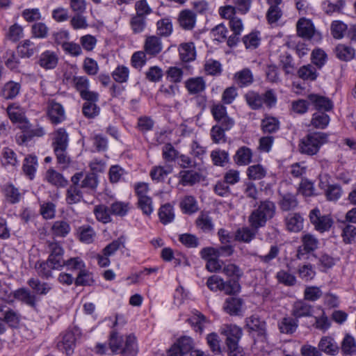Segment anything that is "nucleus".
<instances>
[{
	"mask_svg": "<svg viewBox=\"0 0 356 356\" xmlns=\"http://www.w3.org/2000/svg\"><path fill=\"white\" fill-rule=\"evenodd\" d=\"M17 299L31 307H35L38 300L35 291H1L0 294V319L3 320L10 326L16 327L20 319L18 313L10 309L6 303H10Z\"/></svg>",
	"mask_w": 356,
	"mask_h": 356,
	"instance_id": "1",
	"label": "nucleus"
},
{
	"mask_svg": "<svg viewBox=\"0 0 356 356\" xmlns=\"http://www.w3.org/2000/svg\"><path fill=\"white\" fill-rule=\"evenodd\" d=\"M109 348L113 353H121V356H136L138 345L136 337L132 334H128L125 339L120 336L118 332L113 331L109 337Z\"/></svg>",
	"mask_w": 356,
	"mask_h": 356,
	"instance_id": "2",
	"label": "nucleus"
},
{
	"mask_svg": "<svg viewBox=\"0 0 356 356\" xmlns=\"http://www.w3.org/2000/svg\"><path fill=\"white\" fill-rule=\"evenodd\" d=\"M275 204L269 200L261 202L258 207L253 210L249 216V223L252 228L257 229L264 227L267 220L272 218L275 214Z\"/></svg>",
	"mask_w": 356,
	"mask_h": 356,
	"instance_id": "3",
	"label": "nucleus"
},
{
	"mask_svg": "<svg viewBox=\"0 0 356 356\" xmlns=\"http://www.w3.org/2000/svg\"><path fill=\"white\" fill-rule=\"evenodd\" d=\"M245 99L248 106L253 110H257L265 104L268 108H272L277 103V95L272 89L266 90L264 94L250 90L245 95Z\"/></svg>",
	"mask_w": 356,
	"mask_h": 356,
	"instance_id": "4",
	"label": "nucleus"
},
{
	"mask_svg": "<svg viewBox=\"0 0 356 356\" xmlns=\"http://www.w3.org/2000/svg\"><path fill=\"white\" fill-rule=\"evenodd\" d=\"M327 135L325 133L309 134L301 140L300 150L302 154L314 155L318 152L321 146L327 141Z\"/></svg>",
	"mask_w": 356,
	"mask_h": 356,
	"instance_id": "5",
	"label": "nucleus"
},
{
	"mask_svg": "<svg viewBox=\"0 0 356 356\" xmlns=\"http://www.w3.org/2000/svg\"><path fill=\"white\" fill-rule=\"evenodd\" d=\"M309 217L314 229L321 233L329 231L334 223L330 215H322L318 208L311 210Z\"/></svg>",
	"mask_w": 356,
	"mask_h": 356,
	"instance_id": "6",
	"label": "nucleus"
},
{
	"mask_svg": "<svg viewBox=\"0 0 356 356\" xmlns=\"http://www.w3.org/2000/svg\"><path fill=\"white\" fill-rule=\"evenodd\" d=\"M301 245L298 248L296 257L302 259L305 256L315 251L319 245L318 239L310 233H303L300 237Z\"/></svg>",
	"mask_w": 356,
	"mask_h": 356,
	"instance_id": "7",
	"label": "nucleus"
},
{
	"mask_svg": "<svg viewBox=\"0 0 356 356\" xmlns=\"http://www.w3.org/2000/svg\"><path fill=\"white\" fill-rule=\"evenodd\" d=\"M268 9L266 12V19L270 24H276L282 17V0H266Z\"/></svg>",
	"mask_w": 356,
	"mask_h": 356,
	"instance_id": "8",
	"label": "nucleus"
},
{
	"mask_svg": "<svg viewBox=\"0 0 356 356\" xmlns=\"http://www.w3.org/2000/svg\"><path fill=\"white\" fill-rule=\"evenodd\" d=\"M65 261L63 257H49L46 262L40 264L38 268V271L40 274L45 277L51 275V270H59L65 266Z\"/></svg>",
	"mask_w": 356,
	"mask_h": 356,
	"instance_id": "9",
	"label": "nucleus"
},
{
	"mask_svg": "<svg viewBox=\"0 0 356 356\" xmlns=\"http://www.w3.org/2000/svg\"><path fill=\"white\" fill-rule=\"evenodd\" d=\"M221 333L226 336L227 346L234 347L238 343L242 336V330L235 325H225L222 329Z\"/></svg>",
	"mask_w": 356,
	"mask_h": 356,
	"instance_id": "10",
	"label": "nucleus"
},
{
	"mask_svg": "<svg viewBox=\"0 0 356 356\" xmlns=\"http://www.w3.org/2000/svg\"><path fill=\"white\" fill-rule=\"evenodd\" d=\"M308 99L318 111H329L333 108L332 101L326 97L310 94L308 95Z\"/></svg>",
	"mask_w": 356,
	"mask_h": 356,
	"instance_id": "11",
	"label": "nucleus"
},
{
	"mask_svg": "<svg viewBox=\"0 0 356 356\" xmlns=\"http://www.w3.org/2000/svg\"><path fill=\"white\" fill-rule=\"evenodd\" d=\"M236 291H229L227 294L232 296L226 299L224 309L227 313L231 315H238L241 309L243 300L236 296Z\"/></svg>",
	"mask_w": 356,
	"mask_h": 356,
	"instance_id": "12",
	"label": "nucleus"
},
{
	"mask_svg": "<svg viewBox=\"0 0 356 356\" xmlns=\"http://www.w3.org/2000/svg\"><path fill=\"white\" fill-rule=\"evenodd\" d=\"M297 34L305 39H311L314 34V26L310 19L300 18L296 24Z\"/></svg>",
	"mask_w": 356,
	"mask_h": 356,
	"instance_id": "13",
	"label": "nucleus"
},
{
	"mask_svg": "<svg viewBox=\"0 0 356 356\" xmlns=\"http://www.w3.org/2000/svg\"><path fill=\"white\" fill-rule=\"evenodd\" d=\"M252 151L246 146L239 147L233 156L234 163L237 165H248L252 162Z\"/></svg>",
	"mask_w": 356,
	"mask_h": 356,
	"instance_id": "14",
	"label": "nucleus"
},
{
	"mask_svg": "<svg viewBox=\"0 0 356 356\" xmlns=\"http://www.w3.org/2000/svg\"><path fill=\"white\" fill-rule=\"evenodd\" d=\"M144 49L146 54L156 56L162 51V42L161 39L155 35L147 36L144 44Z\"/></svg>",
	"mask_w": 356,
	"mask_h": 356,
	"instance_id": "15",
	"label": "nucleus"
},
{
	"mask_svg": "<svg viewBox=\"0 0 356 356\" xmlns=\"http://www.w3.org/2000/svg\"><path fill=\"white\" fill-rule=\"evenodd\" d=\"M177 177L179 184L184 186H193L201 180V175L194 170H181Z\"/></svg>",
	"mask_w": 356,
	"mask_h": 356,
	"instance_id": "16",
	"label": "nucleus"
},
{
	"mask_svg": "<svg viewBox=\"0 0 356 356\" xmlns=\"http://www.w3.org/2000/svg\"><path fill=\"white\" fill-rule=\"evenodd\" d=\"M304 219L300 213H289L285 218L286 227L288 231L298 232L303 228Z\"/></svg>",
	"mask_w": 356,
	"mask_h": 356,
	"instance_id": "17",
	"label": "nucleus"
},
{
	"mask_svg": "<svg viewBox=\"0 0 356 356\" xmlns=\"http://www.w3.org/2000/svg\"><path fill=\"white\" fill-rule=\"evenodd\" d=\"M58 58L56 54L51 51H45L40 56L38 63L45 70H51L56 67Z\"/></svg>",
	"mask_w": 356,
	"mask_h": 356,
	"instance_id": "18",
	"label": "nucleus"
},
{
	"mask_svg": "<svg viewBox=\"0 0 356 356\" xmlns=\"http://www.w3.org/2000/svg\"><path fill=\"white\" fill-rule=\"evenodd\" d=\"M48 115L51 123L58 124L65 119V111L63 106L57 102H52L48 111Z\"/></svg>",
	"mask_w": 356,
	"mask_h": 356,
	"instance_id": "19",
	"label": "nucleus"
},
{
	"mask_svg": "<svg viewBox=\"0 0 356 356\" xmlns=\"http://www.w3.org/2000/svg\"><path fill=\"white\" fill-rule=\"evenodd\" d=\"M234 79L239 87L243 88L253 83L254 76L250 69L244 68L234 74Z\"/></svg>",
	"mask_w": 356,
	"mask_h": 356,
	"instance_id": "20",
	"label": "nucleus"
},
{
	"mask_svg": "<svg viewBox=\"0 0 356 356\" xmlns=\"http://www.w3.org/2000/svg\"><path fill=\"white\" fill-rule=\"evenodd\" d=\"M45 180L56 187H64L67 184V180L62 174L53 168L49 169L44 176Z\"/></svg>",
	"mask_w": 356,
	"mask_h": 356,
	"instance_id": "21",
	"label": "nucleus"
},
{
	"mask_svg": "<svg viewBox=\"0 0 356 356\" xmlns=\"http://www.w3.org/2000/svg\"><path fill=\"white\" fill-rule=\"evenodd\" d=\"M76 337L72 331H67L63 336V339L58 346L60 349L64 350L67 355H70L73 352L75 346Z\"/></svg>",
	"mask_w": 356,
	"mask_h": 356,
	"instance_id": "22",
	"label": "nucleus"
},
{
	"mask_svg": "<svg viewBox=\"0 0 356 356\" xmlns=\"http://www.w3.org/2000/svg\"><path fill=\"white\" fill-rule=\"evenodd\" d=\"M180 58L184 62H190L195 59L196 53L193 42L181 44L179 47Z\"/></svg>",
	"mask_w": 356,
	"mask_h": 356,
	"instance_id": "23",
	"label": "nucleus"
},
{
	"mask_svg": "<svg viewBox=\"0 0 356 356\" xmlns=\"http://www.w3.org/2000/svg\"><path fill=\"white\" fill-rule=\"evenodd\" d=\"M247 327L254 332H257L259 335L263 336L266 331V323L254 315L246 318Z\"/></svg>",
	"mask_w": 356,
	"mask_h": 356,
	"instance_id": "24",
	"label": "nucleus"
},
{
	"mask_svg": "<svg viewBox=\"0 0 356 356\" xmlns=\"http://www.w3.org/2000/svg\"><path fill=\"white\" fill-rule=\"evenodd\" d=\"M68 134L63 128H59L54 133L52 145L54 149L68 147Z\"/></svg>",
	"mask_w": 356,
	"mask_h": 356,
	"instance_id": "25",
	"label": "nucleus"
},
{
	"mask_svg": "<svg viewBox=\"0 0 356 356\" xmlns=\"http://www.w3.org/2000/svg\"><path fill=\"white\" fill-rule=\"evenodd\" d=\"M312 308L310 305L303 301H297L293 304L292 315L298 318L311 316Z\"/></svg>",
	"mask_w": 356,
	"mask_h": 356,
	"instance_id": "26",
	"label": "nucleus"
},
{
	"mask_svg": "<svg viewBox=\"0 0 356 356\" xmlns=\"http://www.w3.org/2000/svg\"><path fill=\"white\" fill-rule=\"evenodd\" d=\"M79 239L84 243H91L94 241L96 233L90 225H82L77 229Z\"/></svg>",
	"mask_w": 356,
	"mask_h": 356,
	"instance_id": "27",
	"label": "nucleus"
},
{
	"mask_svg": "<svg viewBox=\"0 0 356 356\" xmlns=\"http://www.w3.org/2000/svg\"><path fill=\"white\" fill-rule=\"evenodd\" d=\"M279 204L282 210L288 211L295 209L298 205V201L296 195L286 193L282 195Z\"/></svg>",
	"mask_w": 356,
	"mask_h": 356,
	"instance_id": "28",
	"label": "nucleus"
},
{
	"mask_svg": "<svg viewBox=\"0 0 356 356\" xmlns=\"http://www.w3.org/2000/svg\"><path fill=\"white\" fill-rule=\"evenodd\" d=\"M330 121V116L324 111H318L312 115L311 124L320 129H325Z\"/></svg>",
	"mask_w": 356,
	"mask_h": 356,
	"instance_id": "29",
	"label": "nucleus"
},
{
	"mask_svg": "<svg viewBox=\"0 0 356 356\" xmlns=\"http://www.w3.org/2000/svg\"><path fill=\"white\" fill-rule=\"evenodd\" d=\"M246 175L250 180H259L266 176L267 170L261 164H254L247 168Z\"/></svg>",
	"mask_w": 356,
	"mask_h": 356,
	"instance_id": "30",
	"label": "nucleus"
},
{
	"mask_svg": "<svg viewBox=\"0 0 356 356\" xmlns=\"http://www.w3.org/2000/svg\"><path fill=\"white\" fill-rule=\"evenodd\" d=\"M38 165V159L35 156L29 155L24 161L23 171L24 174L30 179H33L36 172Z\"/></svg>",
	"mask_w": 356,
	"mask_h": 356,
	"instance_id": "31",
	"label": "nucleus"
},
{
	"mask_svg": "<svg viewBox=\"0 0 356 356\" xmlns=\"http://www.w3.org/2000/svg\"><path fill=\"white\" fill-rule=\"evenodd\" d=\"M173 170L172 165L167 164L164 166L159 165L154 166L150 171V176L153 180L160 181Z\"/></svg>",
	"mask_w": 356,
	"mask_h": 356,
	"instance_id": "32",
	"label": "nucleus"
},
{
	"mask_svg": "<svg viewBox=\"0 0 356 356\" xmlns=\"http://www.w3.org/2000/svg\"><path fill=\"white\" fill-rule=\"evenodd\" d=\"M188 323L194 327L196 332L202 333L204 327L209 323L207 318L198 311L193 312V316L188 319Z\"/></svg>",
	"mask_w": 356,
	"mask_h": 356,
	"instance_id": "33",
	"label": "nucleus"
},
{
	"mask_svg": "<svg viewBox=\"0 0 356 356\" xmlns=\"http://www.w3.org/2000/svg\"><path fill=\"white\" fill-rule=\"evenodd\" d=\"M320 350L325 353L334 355L338 352L339 348L334 340L330 337H323L318 343Z\"/></svg>",
	"mask_w": 356,
	"mask_h": 356,
	"instance_id": "34",
	"label": "nucleus"
},
{
	"mask_svg": "<svg viewBox=\"0 0 356 356\" xmlns=\"http://www.w3.org/2000/svg\"><path fill=\"white\" fill-rule=\"evenodd\" d=\"M46 134L45 129L39 125L33 127H28L23 131L19 138L23 143L31 140L33 137H42Z\"/></svg>",
	"mask_w": 356,
	"mask_h": 356,
	"instance_id": "35",
	"label": "nucleus"
},
{
	"mask_svg": "<svg viewBox=\"0 0 356 356\" xmlns=\"http://www.w3.org/2000/svg\"><path fill=\"white\" fill-rule=\"evenodd\" d=\"M70 230V224L65 220L55 221L51 227V233L56 237H65Z\"/></svg>",
	"mask_w": 356,
	"mask_h": 356,
	"instance_id": "36",
	"label": "nucleus"
},
{
	"mask_svg": "<svg viewBox=\"0 0 356 356\" xmlns=\"http://www.w3.org/2000/svg\"><path fill=\"white\" fill-rule=\"evenodd\" d=\"M196 16L191 10H184L179 15L180 26L184 29H192L195 24Z\"/></svg>",
	"mask_w": 356,
	"mask_h": 356,
	"instance_id": "37",
	"label": "nucleus"
},
{
	"mask_svg": "<svg viewBox=\"0 0 356 356\" xmlns=\"http://www.w3.org/2000/svg\"><path fill=\"white\" fill-rule=\"evenodd\" d=\"M1 163L5 166L15 167L19 165L16 153L9 147H4L1 153Z\"/></svg>",
	"mask_w": 356,
	"mask_h": 356,
	"instance_id": "38",
	"label": "nucleus"
},
{
	"mask_svg": "<svg viewBox=\"0 0 356 356\" xmlns=\"http://www.w3.org/2000/svg\"><path fill=\"white\" fill-rule=\"evenodd\" d=\"M193 339L189 337H183L178 339L172 348H176V352L180 353L181 356L190 353L193 350Z\"/></svg>",
	"mask_w": 356,
	"mask_h": 356,
	"instance_id": "39",
	"label": "nucleus"
},
{
	"mask_svg": "<svg viewBox=\"0 0 356 356\" xmlns=\"http://www.w3.org/2000/svg\"><path fill=\"white\" fill-rule=\"evenodd\" d=\"M186 88L191 94H197L205 89V82L202 77L191 78L186 82Z\"/></svg>",
	"mask_w": 356,
	"mask_h": 356,
	"instance_id": "40",
	"label": "nucleus"
},
{
	"mask_svg": "<svg viewBox=\"0 0 356 356\" xmlns=\"http://www.w3.org/2000/svg\"><path fill=\"white\" fill-rule=\"evenodd\" d=\"M7 113L10 120L13 122H22L24 120L23 109L16 104H12L7 108Z\"/></svg>",
	"mask_w": 356,
	"mask_h": 356,
	"instance_id": "41",
	"label": "nucleus"
},
{
	"mask_svg": "<svg viewBox=\"0 0 356 356\" xmlns=\"http://www.w3.org/2000/svg\"><path fill=\"white\" fill-rule=\"evenodd\" d=\"M180 207L185 213H193L198 210L197 203L191 195L185 196L180 202Z\"/></svg>",
	"mask_w": 356,
	"mask_h": 356,
	"instance_id": "42",
	"label": "nucleus"
},
{
	"mask_svg": "<svg viewBox=\"0 0 356 356\" xmlns=\"http://www.w3.org/2000/svg\"><path fill=\"white\" fill-rule=\"evenodd\" d=\"M20 90V85L13 81L6 83L1 92L3 98L6 99H11L15 98L19 93Z\"/></svg>",
	"mask_w": 356,
	"mask_h": 356,
	"instance_id": "43",
	"label": "nucleus"
},
{
	"mask_svg": "<svg viewBox=\"0 0 356 356\" xmlns=\"http://www.w3.org/2000/svg\"><path fill=\"white\" fill-rule=\"evenodd\" d=\"M298 76L305 81H314L318 76V73L314 66L307 65L302 66L298 71Z\"/></svg>",
	"mask_w": 356,
	"mask_h": 356,
	"instance_id": "44",
	"label": "nucleus"
},
{
	"mask_svg": "<svg viewBox=\"0 0 356 356\" xmlns=\"http://www.w3.org/2000/svg\"><path fill=\"white\" fill-rule=\"evenodd\" d=\"M74 282L76 286H92L95 280L92 274L84 269L79 271Z\"/></svg>",
	"mask_w": 356,
	"mask_h": 356,
	"instance_id": "45",
	"label": "nucleus"
},
{
	"mask_svg": "<svg viewBox=\"0 0 356 356\" xmlns=\"http://www.w3.org/2000/svg\"><path fill=\"white\" fill-rule=\"evenodd\" d=\"M343 7L342 0H325L322 2V9L327 15H332L334 13H340Z\"/></svg>",
	"mask_w": 356,
	"mask_h": 356,
	"instance_id": "46",
	"label": "nucleus"
},
{
	"mask_svg": "<svg viewBox=\"0 0 356 356\" xmlns=\"http://www.w3.org/2000/svg\"><path fill=\"white\" fill-rule=\"evenodd\" d=\"M336 54L338 58L341 60H350L355 57V49L345 44H339L336 47Z\"/></svg>",
	"mask_w": 356,
	"mask_h": 356,
	"instance_id": "47",
	"label": "nucleus"
},
{
	"mask_svg": "<svg viewBox=\"0 0 356 356\" xmlns=\"http://www.w3.org/2000/svg\"><path fill=\"white\" fill-rule=\"evenodd\" d=\"M3 192L6 199L8 202L15 204L19 202L22 195L19 192L18 188H15L13 184L6 185Z\"/></svg>",
	"mask_w": 356,
	"mask_h": 356,
	"instance_id": "48",
	"label": "nucleus"
},
{
	"mask_svg": "<svg viewBox=\"0 0 356 356\" xmlns=\"http://www.w3.org/2000/svg\"><path fill=\"white\" fill-rule=\"evenodd\" d=\"M341 350L345 355H351L356 353V341L350 334H346L341 343Z\"/></svg>",
	"mask_w": 356,
	"mask_h": 356,
	"instance_id": "49",
	"label": "nucleus"
},
{
	"mask_svg": "<svg viewBox=\"0 0 356 356\" xmlns=\"http://www.w3.org/2000/svg\"><path fill=\"white\" fill-rule=\"evenodd\" d=\"M83 199V195L76 186H70L66 192V202L67 204H76Z\"/></svg>",
	"mask_w": 356,
	"mask_h": 356,
	"instance_id": "50",
	"label": "nucleus"
},
{
	"mask_svg": "<svg viewBox=\"0 0 356 356\" xmlns=\"http://www.w3.org/2000/svg\"><path fill=\"white\" fill-rule=\"evenodd\" d=\"M159 216L164 225L172 222L175 218L173 207L170 204L163 205L159 209Z\"/></svg>",
	"mask_w": 356,
	"mask_h": 356,
	"instance_id": "51",
	"label": "nucleus"
},
{
	"mask_svg": "<svg viewBox=\"0 0 356 356\" xmlns=\"http://www.w3.org/2000/svg\"><path fill=\"white\" fill-rule=\"evenodd\" d=\"M94 213L97 220L103 223H107L111 220V211L106 205L99 204L95 207Z\"/></svg>",
	"mask_w": 356,
	"mask_h": 356,
	"instance_id": "52",
	"label": "nucleus"
},
{
	"mask_svg": "<svg viewBox=\"0 0 356 356\" xmlns=\"http://www.w3.org/2000/svg\"><path fill=\"white\" fill-rule=\"evenodd\" d=\"M347 25L339 20L333 21L330 26L331 34L335 39H341L347 31Z\"/></svg>",
	"mask_w": 356,
	"mask_h": 356,
	"instance_id": "53",
	"label": "nucleus"
},
{
	"mask_svg": "<svg viewBox=\"0 0 356 356\" xmlns=\"http://www.w3.org/2000/svg\"><path fill=\"white\" fill-rule=\"evenodd\" d=\"M262 130L267 133H273L279 129L280 122L274 117H266L261 121Z\"/></svg>",
	"mask_w": 356,
	"mask_h": 356,
	"instance_id": "54",
	"label": "nucleus"
},
{
	"mask_svg": "<svg viewBox=\"0 0 356 356\" xmlns=\"http://www.w3.org/2000/svg\"><path fill=\"white\" fill-rule=\"evenodd\" d=\"M157 34L161 36L167 37L172 31V24L169 19H162L156 23Z\"/></svg>",
	"mask_w": 356,
	"mask_h": 356,
	"instance_id": "55",
	"label": "nucleus"
},
{
	"mask_svg": "<svg viewBox=\"0 0 356 356\" xmlns=\"http://www.w3.org/2000/svg\"><path fill=\"white\" fill-rule=\"evenodd\" d=\"M211 157L216 165L224 166L229 161V154L225 150H213L211 153Z\"/></svg>",
	"mask_w": 356,
	"mask_h": 356,
	"instance_id": "56",
	"label": "nucleus"
},
{
	"mask_svg": "<svg viewBox=\"0 0 356 356\" xmlns=\"http://www.w3.org/2000/svg\"><path fill=\"white\" fill-rule=\"evenodd\" d=\"M298 327V321L290 317L284 318L280 325V330L282 333L292 334Z\"/></svg>",
	"mask_w": 356,
	"mask_h": 356,
	"instance_id": "57",
	"label": "nucleus"
},
{
	"mask_svg": "<svg viewBox=\"0 0 356 356\" xmlns=\"http://www.w3.org/2000/svg\"><path fill=\"white\" fill-rule=\"evenodd\" d=\"M71 82L80 94L88 90L90 86L89 79L86 76H73Z\"/></svg>",
	"mask_w": 356,
	"mask_h": 356,
	"instance_id": "58",
	"label": "nucleus"
},
{
	"mask_svg": "<svg viewBox=\"0 0 356 356\" xmlns=\"http://www.w3.org/2000/svg\"><path fill=\"white\" fill-rule=\"evenodd\" d=\"M130 26L134 33H140L145 29L146 18L134 15L131 18Z\"/></svg>",
	"mask_w": 356,
	"mask_h": 356,
	"instance_id": "59",
	"label": "nucleus"
},
{
	"mask_svg": "<svg viewBox=\"0 0 356 356\" xmlns=\"http://www.w3.org/2000/svg\"><path fill=\"white\" fill-rule=\"evenodd\" d=\"M196 225L204 232H209L213 228L211 218L208 214L203 213H202L197 218Z\"/></svg>",
	"mask_w": 356,
	"mask_h": 356,
	"instance_id": "60",
	"label": "nucleus"
},
{
	"mask_svg": "<svg viewBox=\"0 0 356 356\" xmlns=\"http://www.w3.org/2000/svg\"><path fill=\"white\" fill-rule=\"evenodd\" d=\"M129 75V70L127 67L120 65L117 67L112 73L113 79L118 83L127 81Z\"/></svg>",
	"mask_w": 356,
	"mask_h": 356,
	"instance_id": "61",
	"label": "nucleus"
},
{
	"mask_svg": "<svg viewBox=\"0 0 356 356\" xmlns=\"http://www.w3.org/2000/svg\"><path fill=\"white\" fill-rule=\"evenodd\" d=\"M98 185L97 176L95 173L87 174L81 181L80 187L94 191Z\"/></svg>",
	"mask_w": 356,
	"mask_h": 356,
	"instance_id": "62",
	"label": "nucleus"
},
{
	"mask_svg": "<svg viewBox=\"0 0 356 356\" xmlns=\"http://www.w3.org/2000/svg\"><path fill=\"white\" fill-rule=\"evenodd\" d=\"M336 260L327 254H321L318 258V267L321 271H327L335 265Z\"/></svg>",
	"mask_w": 356,
	"mask_h": 356,
	"instance_id": "63",
	"label": "nucleus"
},
{
	"mask_svg": "<svg viewBox=\"0 0 356 356\" xmlns=\"http://www.w3.org/2000/svg\"><path fill=\"white\" fill-rule=\"evenodd\" d=\"M341 236L346 243H351L356 241V227L352 225H346L342 230Z\"/></svg>",
	"mask_w": 356,
	"mask_h": 356,
	"instance_id": "64",
	"label": "nucleus"
}]
</instances>
